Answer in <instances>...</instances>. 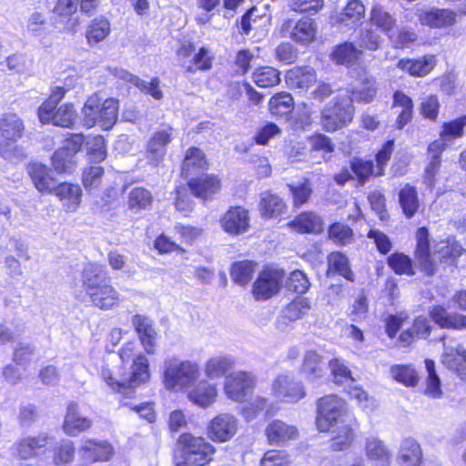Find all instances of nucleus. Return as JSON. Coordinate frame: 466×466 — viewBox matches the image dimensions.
<instances>
[{"mask_svg":"<svg viewBox=\"0 0 466 466\" xmlns=\"http://www.w3.org/2000/svg\"><path fill=\"white\" fill-rule=\"evenodd\" d=\"M433 321L441 328L462 329L466 328V316L449 313L443 307L435 306L430 312Z\"/></svg>","mask_w":466,"mask_h":466,"instance_id":"e433bc0d","label":"nucleus"},{"mask_svg":"<svg viewBox=\"0 0 466 466\" xmlns=\"http://www.w3.org/2000/svg\"><path fill=\"white\" fill-rule=\"evenodd\" d=\"M256 263L252 261H239L233 264L231 277L233 280L244 286L250 281L255 271Z\"/></svg>","mask_w":466,"mask_h":466,"instance_id":"864d4df0","label":"nucleus"},{"mask_svg":"<svg viewBox=\"0 0 466 466\" xmlns=\"http://www.w3.org/2000/svg\"><path fill=\"white\" fill-rule=\"evenodd\" d=\"M377 82L373 77H364L360 85L353 88L352 101L356 100L360 103H370L377 95Z\"/></svg>","mask_w":466,"mask_h":466,"instance_id":"37998d69","label":"nucleus"},{"mask_svg":"<svg viewBox=\"0 0 466 466\" xmlns=\"http://www.w3.org/2000/svg\"><path fill=\"white\" fill-rule=\"evenodd\" d=\"M132 371L128 378L115 379L108 367L101 370V378L114 391L130 397L137 387L149 380L148 360L138 355L133 361Z\"/></svg>","mask_w":466,"mask_h":466,"instance_id":"423d86ee","label":"nucleus"},{"mask_svg":"<svg viewBox=\"0 0 466 466\" xmlns=\"http://www.w3.org/2000/svg\"><path fill=\"white\" fill-rule=\"evenodd\" d=\"M423 460L422 449L420 443L413 438L401 440L396 461L399 466H421Z\"/></svg>","mask_w":466,"mask_h":466,"instance_id":"aec40b11","label":"nucleus"},{"mask_svg":"<svg viewBox=\"0 0 466 466\" xmlns=\"http://www.w3.org/2000/svg\"><path fill=\"white\" fill-rule=\"evenodd\" d=\"M291 461L285 451H268L260 460V466H290Z\"/></svg>","mask_w":466,"mask_h":466,"instance_id":"774afa93","label":"nucleus"},{"mask_svg":"<svg viewBox=\"0 0 466 466\" xmlns=\"http://www.w3.org/2000/svg\"><path fill=\"white\" fill-rule=\"evenodd\" d=\"M27 173L35 187L41 193H51L56 185L52 170L46 165L35 162L27 167Z\"/></svg>","mask_w":466,"mask_h":466,"instance_id":"b1692460","label":"nucleus"},{"mask_svg":"<svg viewBox=\"0 0 466 466\" xmlns=\"http://www.w3.org/2000/svg\"><path fill=\"white\" fill-rule=\"evenodd\" d=\"M74 157L72 153L66 151V149L60 148L55 152L52 157V164L54 168L58 173L70 171L74 166Z\"/></svg>","mask_w":466,"mask_h":466,"instance_id":"69168bd1","label":"nucleus"},{"mask_svg":"<svg viewBox=\"0 0 466 466\" xmlns=\"http://www.w3.org/2000/svg\"><path fill=\"white\" fill-rule=\"evenodd\" d=\"M443 346V365L455 372L461 380H466V350L460 345L451 347L444 343Z\"/></svg>","mask_w":466,"mask_h":466,"instance_id":"a878e982","label":"nucleus"},{"mask_svg":"<svg viewBox=\"0 0 466 466\" xmlns=\"http://www.w3.org/2000/svg\"><path fill=\"white\" fill-rule=\"evenodd\" d=\"M178 443L182 448L185 461L181 464L192 466H205L212 460L216 449L202 437H196L190 433L180 435Z\"/></svg>","mask_w":466,"mask_h":466,"instance_id":"1a4fd4ad","label":"nucleus"},{"mask_svg":"<svg viewBox=\"0 0 466 466\" xmlns=\"http://www.w3.org/2000/svg\"><path fill=\"white\" fill-rule=\"evenodd\" d=\"M399 203L407 218H412L419 208L416 187L406 184L399 192Z\"/></svg>","mask_w":466,"mask_h":466,"instance_id":"a19ab883","label":"nucleus"},{"mask_svg":"<svg viewBox=\"0 0 466 466\" xmlns=\"http://www.w3.org/2000/svg\"><path fill=\"white\" fill-rule=\"evenodd\" d=\"M310 309L309 299L299 297L287 305L284 309V317L289 320L295 321L307 315Z\"/></svg>","mask_w":466,"mask_h":466,"instance_id":"3c124183","label":"nucleus"},{"mask_svg":"<svg viewBox=\"0 0 466 466\" xmlns=\"http://www.w3.org/2000/svg\"><path fill=\"white\" fill-rule=\"evenodd\" d=\"M79 0H57L54 14L56 15V24H61L59 28L63 31L72 30L76 27L77 20L73 17L76 13Z\"/></svg>","mask_w":466,"mask_h":466,"instance_id":"c756f323","label":"nucleus"},{"mask_svg":"<svg viewBox=\"0 0 466 466\" xmlns=\"http://www.w3.org/2000/svg\"><path fill=\"white\" fill-rule=\"evenodd\" d=\"M329 268L349 280H353V273L349 266L348 258L340 252H332L329 258Z\"/></svg>","mask_w":466,"mask_h":466,"instance_id":"bf43d9fd","label":"nucleus"},{"mask_svg":"<svg viewBox=\"0 0 466 466\" xmlns=\"http://www.w3.org/2000/svg\"><path fill=\"white\" fill-rule=\"evenodd\" d=\"M361 52L352 43H344L338 46L332 53L333 60L341 65L350 66L355 62Z\"/></svg>","mask_w":466,"mask_h":466,"instance_id":"09e8293b","label":"nucleus"},{"mask_svg":"<svg viewBox=\"0 0 466 466\" xmlns=\"http://www.w3.org/2000/svg\"><path fill=\"white\" fill-rule=\"evenodd\" d=\"M365 15V6L360 0H350L343 11L336 16L337 23L360 22Z\"/></svg>","mask_w":466,"mask_h":466,"instance_id":"49530a36","label":"nucleus"},{"mask_svg":"<svg viewBox=\"0 0 466 466\" xmlns=\"http://www.w3.org/2000/svg\"><path fill=\"white\" fill-rule=\"evenodd\" d=\"M420 23L433 28L451 26L456 22L457 14L450 9L431 8L417 11Z\"/></svg>","mask_w":466,"mask_h":466,"instance_id":"6ab92c4d","label":"nucleus"},{"mask_svg":"<svg viewBox=\"0 0 466 466\" xmlns=\"http://www.w3.org/2000/svg\"><path fill=\"white\" fill-rule=\"evenodd\" d=\"M316 82V71L311 66H295L286 74V83L292 89L306 91Z\"/></svg>","mask_w":466,"mask_h":466,"instance_id":"bb28decb","label":"nucleus"},{"mask_svg":"<svg viewBox=\"0 0 466 466\" xmlns=\"http://www.w3.org/2000/svg\"><path fill=\"white\" fill-rule=\"evenodd\" d=\"M118 100L105 98L95 93L86 99L81 114L84 126L90 128L96 124L108 130L116 124L118 117Z\"/></svg>","mask_w":466,"mask_h":466,"instance_id":"39448f33","label":"nucleus"},{"mask_svg":"<svg viewBox=\"0 0 466 466\" xmlns=\"http://www.w3.org/2000/svg\"><path fill=\"white\" fill-rule=\"evenodd\" d=\"M434 66L435 57L433 56H424L416 59L402 58L397 64V68L416 77L427 76Z\"/></svg>","mask_w":466,"mask_h":466,"instance_id":"7c9ffc66","label":"nucleus"},{"mask_svg":"<svg viewBox=\"0 0 466 466\" xmlns=\"http://www.w3.org/2000/svg\"><path fill=\"white\" fill-rule=\"evenodd\" d=\"M77 119V114L73 104H64L55 112L52 123L62 127H71Z\"/></svg>","mask_w":466,"mask_h":466,"instance_id":"5fc2aeb1","label":"nucleus"},{"mask_svg":"<svg viewBox=\"0 0 466 466\" xmlns=\"http://www.w3.org/2000/svg\"><path fill=\"white\" fill-rule=\"evenodd\" d=\"M298 430L295 426L289 425L280 420L269 422L265 429V435L270 445L282 446L298 437Z\"/></svg>","mask_w":466,"mask_h":466,"instance_id":"412c9836","label":"nucleus"},{"mask_svg":"<svg viewBox=\"0 0 466 466\" xmlns=\"http://www.w3.org/2000/svg\"><path fill=\"white\" fill-rule=\"evenodd\" d=\"M218 389L213 383L200 380L187 390V399L195 405L207 409L217 400Z\"/></svg>","mask_w":466,"mask_h":466,"instance_id":"4be33fe9","label":"nucleus"},{"mask_svg":"<svg viewBox=\"0 0 466 466\" xmlns=\"http://www.w3.org/2000/svg\"><path fill=\"white\" fill-rule=\"evenodd\" d=\"M253 81L255 84L263 88L272 87L280 81L279 72L270 66H262L253 73Z\"/></svg>","mask_w":466,"mask_h":466,"instance_id":"de8ad7c7","label":"nucleus"},{"mask_svg":"<svg viewBox=\"0 0 466 466\" xmlns=\"http://www.w3.org/2000/svg\"><path fill=\"white\" fill-rule=\"evenodd\" d=\"M128 81L133 83L140 90L151 95L155 99L162 98V91L159 89V80L155 77L150 82L140 79L139 77L126 73Z\"/></svg>","mask_w":466,"mask_h":466,"instance_id":"338daca9","label":"nucleus"},{"mask_svg":"<svg viewBox=\"0 0 466 466\" xmlns=\"http://www.w3.org/2000/svg\"><path fill=\"white\" fill-rule=\"evenodd\" d=\"M318 25L314 19L302 17L299 19L287 18L280 26V34L294 42L307 46L316 39Z\"/></svg>","mask_w":466,"mask_h":466,"instance_id":"9b49d317","label":"nucleus"},{"mask_svg":"<svg viewBox=\"0 0 466 466\" xmlns=\"http://www.w3.org/2000/svg\"><path fill=\"white\" fill-rule=\"evenodd\" d=\"M79 452L84 459L96 462L110 461L115 451L107 441L86 438L81 441Z\"/></svg>","mask_w":466,"mask_h":466,"instance_id":"dca6fc26","label":"nucleus"},{"mask_svg":"<svg viewBox=\"0 0 466 466\" xmlns=\"http://www.w3.org/2000/svg\"><path fill=\"white\" fill-rule=\"evenodd\" d=\"M208 167V163L202 150L198 147H190L187 150L182 165V175L188 177Z\"/></svg>","mask_w":466,"mask_h":466,"instance_id":"ea45409f","label":"nucleus"},{"mask_svg":"<svg viewBox=\"0 0 466 466\" xmlns=\"http://www.w3.org/2000/svg\"><path fill=\"white\" fill-rule=\"evenodd\" d=\"M104 168L94 165L86 167L82 174V182L86 189L92 190L97 188L102 182Z\"/></svg>","mask_w":466,"mask_h":466,"instance_id":"052dcab7","label":"nucleus"},{"mask_svg":"<svg viewBox=\"0 0 466 466\" xmlns=\"http://www.w3.org/2000/svg\"><path fill=\"white\" fill-rule=\"evenodd\" d=\"M268 107L272 115L279 116H287L293 110V97L286 92L276 94L269 99Z\"/></svg>","mask_w":466,"mask_h":466,"instance_id":"c03bdc74","label":"nucleus"},{"mask_svg":"<svg viewBox=\"0 0 466 466\" xmlns=\"http://www.w3.org/2000/svg\"><path fill=\"white\" fill-rule=\"evenodd\" d=\"M53 192L63 202L67 212H75L79 208L82 189L78 185L61 183L56 185Z\"/></svg>","mask_w":466,"mask_h":466,"instance_id":"f704fd0d","label":"nucleus"},{"mask_svg":"<svg viewBox=\"0 0 466 466\" xmlns=\"http://www.w3.org/2000/svg\"><path fill=\"white\" fill-rule=\"evenodd\" d=\"M25 130L24 120L14 112L0 116V156L8 161L21 160L26 157L17 141Z\"/></svg>","mask_w":466,"mask_h":466,"instance_id":"7ed1b4c3","label":"nucleus"},{"mask_svg":"<svg viewBox=\"0 0 466 466\" xmlns=\"http://www.w3.org/2000/svg\"><path fill=\"white\" fill-rule=\"evenodd\" d=\"M425 367L428 372L427 387L425 393L432 398H438L441 394V380L435 371V364L431 360H425Z\"/></svg>","mask_w":466,"mask_h":466,"instance_id":"680f3d73","label":"nucleus"},{"mask_svg":"<svg viewBox=\"0 0 466 466\" xmlns=\"http://www.w3.org/2000/svg\"><path fill=\"white\" fill-rule=\"evenodd\" d=\"M416 241L415 262L420 269L428 276L435 274L440 262L453 263L463 251L461 246L451 238L441 241L432 248L430 243L429 231L424 227L417 230Z\"/></svg>","mask_w":466,"mask_h":466,"instance_id":"f257e3e1","label":"nucleus"},{"mask_svg":"<svg viewBox=\"0 0 466 466\" xmlns=\"http://www.w3.org/2000/svg\"><path fill=\"white\" fill-rule=\"evenodd\" d=\"M353 231L345 224L333 223L329 228V238L339 245H347L353 241Z\"/></svg>","mask_w":466,"mask_h":466,"instance_id":"13d9d810","label":"nucleus"},{"mask_svg":"<svg viewBox=\"0 0 466 466\" xmlns=\"http://www.w3.org/2000/svg\"><path fill=\"white\" fill-rule=\"evenodd\" d=\"M350 167L358 177L359 183L363 185L372 175L376 176L372 161H365L360 158H353Z\"/></svg>","mask_w":466,"mask_h":466,"instance_id":"0e129e2a","label":"nucleus"},{"mask_svg":"<svg viewBox=\"0 0 466 466\" xmlns=\"http://www.w3.org/2000/svg\"><path fill=\"white\" fill-rule=\"evenodd\" d=\"M75 458V447L71 441H61L54 450V462L56 465L66 464Z\"/></svg>","mask_w":466,"mask_h":466,"instance_id":"e2e57ef3","label":"nucleus"},{"mask_svg":"<svg viewBox=\"0 0 466 466\" xmlns=\"http://www.w3.org/2000/svg\"><path fill=\"white\" fill-rule=\"evenodd\" d=\"M272 395L284 402H298L306 396L302 382L296 381L288 374L279 375L272 383Z\"/></svg>","mask_w":466,"mask_h":466,"instance_id":"ddd939ff","label":"nucleus"},{"mask_svg":"<svg viewBox=\"0 0 466 466\" xmlns=\"http://www.w3.org/2000/svg\"><path fill=\"white\" fill-rule=\"evenodd\" d=\"M285 272L280 269L266 268L254 282L253 294L257 299H267L276 295L282 285Z\"/></svg>","mask_w":466,"mask_h":466,"instance_id":"f8f14e48","label":"nucleus"},{"mask_svg":"<svg viewBox=\"0 0 466 466\" xmlns=\"http://www.w3.org/2000/svg\"><path fill=\"white\" fill-rule=\"evenodd\" d=\"M258 207L261 216L268 218H277L286 209L282 198L270 191L261 193Z\"/></svg>","mask_w":466,"mask_h":466,"instance_id":"58836bf2","label":"nucleus"},{"mask_svg":"<svg viewBox=\"0 0 466 466\" xmlns=\"http://www.w3.org/2000/svg\"><path fill=\"white\" fill-rule=\"evenodd\" d=\"M353 419L343 420L342 423L336 425L329 431L332 433L330 441V449L340 451L349 449L355 438L352 428Z\"/></svg>","mask_w":466,"mask_h":466,"instance_id":"2f4dec72","label":"nucleus"},{"mask_svg":"<svg viewBox=\"0 0 466 466\" xmlns=\"http://www.w3.org/2000/svg\"><path fill=\"white\" fill-rule=\"evenodd\" d=\"M346 402L337 395H327L318 400L316 425L319 431H329L343 420H350Z\"/></svg>","mask_w":466,"mask_h":466,"instance_id":"6e6552de","label":"nucleus"},{"mask_svg":"<svg viewBox=\"0 0 466 466\" xmlns=\"http://www.w3.org/2000/svg\"><path fill=\"white\" fill-rule=\"evenodd\" d=\"M364 453L368 460L380 463L382 466H390L391 462V451L385 442L375 436L365 439Z\"/></svg>","mask_w":466,"mask_h":466,"instance_id":"cd10ccee","label":"nucleus"},{"mask_svg":"<svg viewBox=\"0 0 466 466\" xmlns=\"http://www.w3.org/2000/svg\"><path fill=\"white\" fill-rule=\"evenodd\" d=\"M369 22L371 25L375 26L388 36L397 25V19L395 16L390 14L386 7L380 4L372 5L370 12Z\"/></svg>","mask_w":466,"mask_h":466,"instance_id":"c9c22d12","label":"nucleus"},{"mask_svg":"<svg viewBox=\"0 0 466 466\" xmlns=\"http://www.w3.org/2000/svg\"><path fill=\"white\" fill-rule=\"evenodd\" d=\"M234 366V360L228 355H217L209 358L204 366L208 379L216 380L224 376Z\"/></svg>","mask_w":466,"mask_h":466,"instance_id":"4c0bfd02","label":"nucleus"},{"mask_svg":"<svg viewBox=\"0 0 466 466\" xmlns=\"http://www.w3.org/2000/svg\"><path fill=\"white\" fill-rule=\"evenodd\" d=\"M200 369L197 362L171 357L164 361L163 383L167 390L183 391L190 389L199 379Z\"/></svg>","mask_w":466,"mask_h":466,"instance_id":"20e7f679","label":"nucleus"},{"mask_svg":"<svg viewBox=\"0 0 466 466\" xmlns=\"http://www.w3.org/2000/svg\"><path fill=\"white\" fill-rule=\"evenodd\" d=\"M390 375L396 381L405 386H415L419 377L416 370L408 365H395L390 368Z\"/></svg>","mask_w":466,"mask_h":466,"instance_id":"6e6d98bb","label":"nucleus"},{"mask_svg":"<svg viewBox=\"0 0 466 466\" xmlns=\"http://www.w3.org/2000/svg\"><path fill=\"white\" fill-rule=\"evenodd\" d=\"M26 31L32 36L44 38L50 33L49 23L46 14L34 11L28 16L26 22Z\"/></svg>","mask_w":466,"mask_h":466,"instance_id":"79ce46f5","label":"nucleus"},{"mask_svg":"<svg viewBox=\"0 0 466 466\" xmlns=\"http://www.w3.org/2000/svg\"><path fill=\"white\" fill-rule=\"evenodd\" d=\"M91 426L92 420L80 415L78 404L75 401L68 403L63 423L64 431L69 436H76L90 429Z\"/></svg>","mask_w":466,"mask_h":466,"instance_id":"393cba45","label":"nucleus"},{"mask_svg":"<svg viewBox=\"0 0 466 466\" xmlns=\"http://www.w3.org/2000/svg\"><path fill=\"white\" fill-rule=\"evenodd\" d=\"M289 226L299 233L318 234L324 229V221L315 212H303L298 215Z\"/></svg>","mask_w":466,"mask_h":466,"instance_id":"473e14b6","label":"nucleus"},{"mask_svg":"<svg viewBox=\"0 0 466 466\" xmlns=\"http://www.w3.org/2000/svg\"><path fill=\"white\" fill-rule=\"evenodd\" d=\"M222 228L229 234L238 235L249 228V216L242 207H231L220 218Z\"/></svg>","mask_w":466,"mask_h":466,"instance_id":"a211bd4d","label":"nucleus"},{"mask_svg":"<svg viewBox=\"0 0 466 466\" xmlns=\"http://www.w3.org/2000/svg\"><path fill=\"white\" fill-rule=\"evenodd\" d=\"M132 324L137 332L141 343L148 354L154 352L157 332L153 327V321L147 316L136 314L132 318Z\"/></svg>","mask_w":466,"mask_h":466,"instance_id":"c85d7f7f","label":"nucleus"},{"mask_svg":"<svg viewBox=\"0 0 466 466\" xmlns=\"http://www.w3.org/2000/svg\"><path fill=\"white\" fill-rule=\"evenodd\" d=\"M354 109L351 96L339 95L322 108L319 124L325 131L335 132L352 121Z\"/></svg>","mask_w":466,"mask_h":466,"instance_id":"0eeeda50","label":"nucleus"},{"mask_svg":"<svg viewBox=\"0 0 466 466\" xmlns=\"http://www.w3.org/2000/svg\"><path fill=\"white\" fill-rule=\"evenodd\" d=\"M110 33V23L104 18L95 19L88 25L86 37L89 45L103 41Z\"/></svg>","mask_w":466,"mask_h":466,"instance_id":"a18cd8bd","label":"nucleus"},{"mask_svg":"<svg viewBox=\"0 0 466 466\" xmlns=\"http://www.w3.org/2000/svg\"><path fill=\"white\" fill-rule=\"evenodd\" d=\"M256 382V377L251 372H232L225 378L224 393L233 401L244 402L253 393Z\"/></svg>","mask_w":466,"mask_h":466,"instance_id":"9d476101","label":"nucleus"},{"mask_svg":"<svg viewBox=\"0 0 466 466\" xmlns=\"http://www.w3.org/2000/svg\"><path fill=\"white\" fill-rule=\"evenodd\" d=\"M300 372L310 383H316L326 374V366L323 358L315 350H309L304 354Z\"/></svg>","mask_w":466,"mask_h":466,"instance_id":"5701e85b","label":"nucleus"},{"mask_svg":"<svg viewBox=\"0 0 466 466\" xmlns=\"http://www.w3.org/2000/svg\"><path fill=\"white\" fill-rule=\"evenodd\" d=\"M82 285L93 306L110 310L120 304V294L109 283L107 271L102 266L87 264L82 272Z\"/></svg>","mask_w":466,"mask_h":466,"instance_id":"f03ea898","label":"nucleus"},{"mask_svg":"<svg viewBox=\"0 0 466 466\" xmlns=\"http://www.w3.org/2000/svg\"><path fill=\"white\" fill-rule=\"evenodd\" d=\"M388 264L397 274L414 275L412 260L403 253H393L388 258Z\"/></svg>","mask_w":466,"mask_h":466,"instance_id":"4d7b16f0","label":"nucleus"},{"mask_svg":"<svg viewBox=\"0 0 466 466\" xmlns=\"http://www.w3.org/2000/svg\"><path fill=\"white\" fill-rule=\"evenodd\" d=\"M172 128L170 127L156 131L147 142V158L153 165L157 166L165 157L166 147L170 143Z\"/></svg>","mask_w":466,"mask_h":466,"instance_id":"f3484780","label":"nucleus"},{"mask_svg":"<svg viewBox=\"0 0 466 466\" xmlns=\"http://www.w3.org/2000/svg\"><path fill=\"white\" fill-rule=\"evenodd\" d=\"M188 187L194 196L206 199L219 190L220 181L214 175L204 174L191 178L188 181Z\"/></svg>","mask_w":466,"mask_h":466,"instance_id":"72a5a7b5","label":"nucleus"},{"mask_svg":"<svg viewBox=\"0 0 466 466\" xmlns=\"http://www.w3.org/2000/svg\"><path fill=\"white\" fill-rule=\"evenodd\" d=\"M237 431V418L230 413H221L210 420L208 436L215 442H226L234 437Z\"/></svg>","mask_w":466,"mask_h":466,"instance_id":"4468645a","label":"nucleus"},{"mask_svg":"<svg viewBox=\"0 0 466 466\" xmlns=\"http://www.w3.org/2000/svg\"><path fill=\"white\" fill-rule=\"evenodd\" d=\"M50 440L51 437L46 433L22 438L14 444L12 454L19 460L35 458L49 444Z\"/></svg>","mask_w":466,"mask_h":466,"instance_id":"2eb2a0df","label":"nucleus"},{"mask_svg":"<svg viewBox=\"0 0 466 466\" xmlns=\"http://www.w3.org/2000/svg\"><path fill=\"white\" fill-rule=\"evenodd\" d=\"M153 196L151 192L144 187H134L128 196V207L131 209L141 210L151 206Z\"/></svg>","mask_w":466,"mask_h":466,"instance_id":"603ef678","label":"nucleus"},{"mask_svg":"<svg viewBox=\"0 0 466 466\" xmlns=\"http://www.w3.org/2000/svg\"><path fill=\"white\" fill-rule=\"evenodd\" d=\"M329 368L334 383L341 385L348 381H354L351 371L342 359H331L329 361Z\"/></svg>","mask_w":466,"mask_h":466,"instance_id":"8fccbe9b","label":"nucleus"}]
</instances>
